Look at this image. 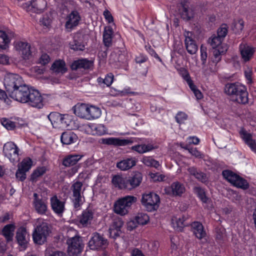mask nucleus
Segmentation results:
<instances>
[{
	"instance_id": "1",
	"label": "nucleus",
	"mask_w": 256,
	"mask_h": 256,
	"mask_svg": "<svg viewBox=\"0 0 256 256\" xmlns=\"http://www.w3.org/2000/svg\"><path fill=\"white\" fill-rule=\"evenodd\" d=\"M224 92L233 102L242 104H246L248 102L247 88L239 82L227 84L224 87Z\"/></svg>"
},
{
	"instance_id": "2",
	"label": "nucleus",
	"mask_w": 256,
	"mask_h": 256,
	"mask_svg": "<svg viewBox=\"0 0 256 256\" xmlns=\"http://www.w3.org/2000/svg\"><path fill=\"white\" fill-rule=\"evenodd\" d=\"M137 200V198L133 196H126L118 198L114 202V212L121 216H124L128 212L131 206Z\"/></svg>"
},
{
	"instance_id": "3",
	"label": "nucleus",
	"mask_w": 256,
	"mask_h": 256,
	"mask_svg": "<svg viewBox=\"0 0 256 256\" xmlns=\"http://www.w3.org/2000/svg\"><path fill=\"white\" fill-rule=\"evenodd\" d=\"M83 184L82 182L77 181L74 182L70 187L72 194L70 199L72 202L74 208L78 210L82 204L84 200L83 193L84 189L82 190Z\"/></svg>"
},
{
	"instance_id": "4",
	"label": "nucleus",
	"mask_w": 256,
	"mask_h": 256,
	"mask_svg": "<svg viewBox=\"0 0 256 256\" xmlns=\"http://www.w3.org/2000/svg\"><path fill=\"white\" fill-rule=\"evenodd\" d=\"M50 232L48 223L42 222L39 224L35 228L32 234L34 242L38 244H44Z\"/></svg>"
},
{
	"instance_id": "5",
	"label": "nucleus",
	"mask_w": 256,
	"mask_h": 256,
	"mask_svg": "<svg viewBox=\"0 0 256 256\" xmlns=\"http://www.w3.org/2000/svg\"><path fill=\"white\" fill-rule=\"evenodd\" d=\"M224 178L234 186L246 190L249 187L248 182L244 178L230 170H224L222 172Z\"/></svg>"
},
{
	"instance_id": "6",
	"label": "nucleus",
	"mask_w": 256,
	"mask_h": 256,
	"mask_svg": "<svg viewBox=\"0 0 256 256\" xmlns=\"http://www.w3.org/2000/svg\"><path fill=\"white\" fill-rule=\"evenodd\" d=\"M68 245V252L70 256H78L84 247L82 238L78 236L68 238L66 240Z\"/></svg>"
},
{
	"instance_id": "7",
	"label": "nucleus",
	"mask_w": 256,
	"mask_h": 256,
	"mask_svg": "<svg viewBox=\"0 0 256 256\" xmlns=\"http://www.w3.org/2000/svg\"><path fill=\"white\" fill-rule=\"evenodd\" d=\"M141 202L148 211L152 212L158 208L160 198L154 192L146 193L142 194Z\"/></svg>"
},
{
	"instance_id": "8",
	"label": "nucleus",
	"mask_w": 256,
	"mask_h": 256,
	"mask_svg": "<svg viewBox=\"0 0 256 256\" xmlns=\"http://www.w3.org/2000/svg\"><path fill=\"white\" fill-rule=\"evenodd\" d=\"M23 82L22 78L18 74H8L4 79V86L8 94L20 86V84H22Z\"/></svg>"
},
{
	"instance_id": "9",
	"label": "nucleus",
	"mask_w": 256,
	"mask_h": 256,
	"mask_svg": "<svg viewBox=\"0 0 256 256\" xmlns=\"http://www.w3.org/2000/svg\"><path fill=\"white\" fill-rule=\"evenodd\" d=\"M24 103H26L29 106L38 108H41L44 106L43 98L40 94L38 90L32 88Z\"/></svg>"
},
{
	"instance_id": "10",
	"label": "nucleus",
	"mask_w": 256,
	"mask_h": 256,
	"mask_svg": "<svg viewBox=\"0 0 256 256\" xmlns=\"http://www.w3.org/2000/svg\"><path fill=\"white\" fill-rule=\"evenodd\" d=\"M32 206L36 212L40 215L46 214L48 211V202L42 195L34 193Z\"/></svg>"
},
{
	"instance_id": "11",
	"label": "nucleus",
	"mask_w": 256,
	"mask_h": 256,
	"mask_svg": "<svg viewBox=\"0 0 256 256\" xmlns=\"http://www.w3.org/2000/svg\"><path fill=\"white\" fill-rule=\"evenodd\" d=\"M19 150L18 146L12 142H8L3 147L4 155L12 162L19 160Z\"/></svg>"
},
{
	"instance_id": "12",
	"label": "nucleus",
	"mask_w": 256,
	"mask_h": 256,
	"mask_svg": "<svg viewBox=\"0 0 256 256\" xmlns=\"http://www.w3.org/2000/svg\"><path fill=\"white\" fill-rule=\"evenodd\" d=\"M30 89V88L24 82L22 84H20V86H19L14 91L11 92L8 95L12 99L24 103L25 100H26Z\"/></svg>"
},
{
	"instance_id": "13",
	"label": "nucleus",
	"mask_w": 256,
	"mask_h": 256,
	"mask_svg": "<svg viewBox=\"0 0 256 256\" xmlns=\"http://www.w3.org/2000/svg\"><path fill=\"white\" fill-rule=\"evenodd\" d=\"M178 10L182 18L185 20H189L194 16V10L188 0H181Z\"/></svg>"
},
{
	"instance_id": "14",
	"label": "nucleus",
	"mask_w": 256,
	"mask_h": 256,
	"mask_svg": "<svg viewBox=\"0 0 256 256\" xmlns=\"http://www.w3.org/2000/svg\"><path fill=\"white\" fill-rule=\"evenodd\" d=\"M94 216V212L90 208L84 210L78 218V226L82 228L89 227L92 224Z\"/></svg>"
},
{
	"instance_id": "15",
	"label": "nucleus",
	"mask_w": 256,
	"mask_h": 256,
	"mask_svg": "<svg viewBox=\"0 0 256 256\" xmlns=\"http://www.w3.org/2000/svg\"><path fill=\"white\" fill-rule=\"evenodd\" d=\"M100 144L114 146H126L132 144L134 141L132 139H121L118 138H102L100 140Z\"/></svg>"
},
{
	"instance_id": "16",
	"label": "nucleus",
	"mask_w": 256,
	"mask_h": 256,
	"mask_svg": "<svg viewBox=\"0 0 256 256\" xmlns=\"http://www.w3.org/2000/svg\"><path fill=\"white\" fill-rule=\"evenodd\" d=\"M108 244L107 240L97 232L93 234L88 242L89 247L91 250H98L105 247Z\"/></svg>"
},
{
	"instance_id": "17",
	"label": "nucleus",
	"mask_w": 256,
	"mask_h": 256,
	"mask_svg": "<svg viewBox=\"0 0 256 256\" xmlns=\"http://www.w3.org/2000/svg\"><path fill=\"white\" fill-rule=\"evenodd\" d=\"M239 50L242 59L244 62H249L255 52L254 48L246 44H241L239 46Z\"/></svg>"
},
{
	"instance_id": "18",
	"label": "nucleus",
	"mask_w": 256,
	"mask_h": 256,
	"mask_svg": "<svg viewBox=\"0 0 256 256\" xmlns=\"http://www.w3.org/2000/svg\"><path fill=\"white\" fill-rule=\"evenodd\" d=\"M184 36L185 46L188 52L191 54H196L198 50V46L193 38L192 33L190 32H186Z\"/></svg>"
},
{
	"instance_id": "19",
	"label": "nucleus",
	"mask_w": 256,
	"mask_h": 256,
	"mask_svg": "<svg viewBox=\"0 0 256 256\" xmlns=\"http://www.w3.org/2000/svg\"><path fill=\"white\" fill-rule=\"evenodd\" d=\"M142 180V174L141 172H136L127 178V190H132L138 187Z\"/></svg>"
},
{
	"instance_id": "20",
	"label": "nucleus",
	"mask_w": 256,
	"mask_h": 256,
	"mask_svg": "<svg viewBox=\"0 0 256 256\" xmlns=\"http://www.w3.org/2000/svg\"><path fill=\"white\" fill-rule=\"evenodd\" d=\"M84 35L81 32H77L74 36L73 42L70 44V48L75 51H82L84 50Z\"/></svg>"
},
{
	"instance_id": "21",
	"label": "nucleus",
	"mask_w": 256,
	"mask_h": 256,
	"mask_svg": "<svg viewBox=\"0 0 256 256\" xmlns=\"http://www.w3.org/2000/svg\"><path fill=\"white\" fill-rule=\"evenodd\" d=\"M65 27L66 29H72L77 26L80 20L79 13L76 10L72 11L66 17Z\"/></svg>"
},
{
	"instance_id": "22",
	"label": "nucleus",
	"mask_w": 256,
	"mask_h": 256,
	"mask_svg": "<svg viewBox=\"0 0 256 256\" xmlns=\"http://www.w3.org/2000/svg\"><path fill=\"white\" fill-rule=\"evenodd\" d=\"M94 66V61L86 58H82L74 60L71 64L72 70H77L80 68L89 69Z\"/></svg>"
},
{
	"instance_id": "23",
	"label": "nucleus",
	"mask_w": 256,
	"mask_h": 256,
	"mask_svg": "<svg viewBox=\"0 0 256 256\" xmlns=\"http://www.w3.org/2000/svg\"><path fill=\"white\" fill-rule=\"evenodd\" d=\"M17 50L21 52L24 59H29L32 54L30 44L26 42H18L16 45Z\"/></svg>"
},
{
	"instance_id": "24",
	"label": "nucleus",
	"mask_w": 256,
	"mask_h": 256,
	"mask_svg": "<svg viewBox=\"0 0 256 256\" xmlns=\"http://www.w3.org/2000/svg\"><path fill=\"white\" fill-rule=\"evenodd\" d=\"M136 163L135 158H126L118 162L116 167L121 170L126 171L135 166Z\"/></svg>"
},
{
	"instance_id": "25",
	"label": "nucleus",
	"mask_w": 256,
	"mask_h": 256,
	"mask_svg": "<svg viewBox=\"0 0 256 256\" xmlns=\"http://www.w3.org/2000/svg\"><path fill=\"white\" fill-rule=\"evenodd\" d=\"M46 0H32L28 6V8L36 13H40L44 11L46 6Z\"/></svg>"
},
{
	"instance_id": "26",
	"label": "nucleus",
	"mask_w": 256,
	"mask_h": 256,
	"mask_svg": "<svg viewBox=\"0 0 256 256\" xmlns=\"http://www.w3.org/2000/svg\"><path fill=\"white\" fill-rule=\"evenodd\" d=\"M88 104H78L73 107L74 114L82 118H86Z\"/></svg>"
},
{
	"instance_id": "27",
	"label": "nucleus",
	"mask_w": 256,
	"mask_h": 256,
	"mask_svg": "<svg viewBox=\"0 0 256 256\" xmlns=\"http://www.w3.org/2000/svg\"><path fill=\"white\" fill-rule=\"evenodd\" d=\"M82 157L80 154H68L62 160V164L65 167H70L75 166Z\"/></svg>"
},
{
	"instance_id": "28",
	"label": "nucleus",
	"mask_w": 256,
	"mask_h": 256,
	"mask_svg": "<svg viewBox=\"0 0 256 256\" xmlns=\"http://www.w3.org/2000/svg\"><path fill=\"white\" fill-rule=\"evenodd\" d=\"M78 138L76 134L70 131L62 132L60 137L61 142L64 144H70L76 142Z\"/></svg>"
},
{
	"instance_id": "29",
	"label": "nucleus",
	"mask_w": 256,
	"mask_h": 256,
	"mask_svg": "<svg viewBox=\"0 0 256 256\" xmlns=\"http://www.w3.org/2000/svg\"><path fill=\"white\" fill-rule=\"evenodd\" d=\"M50 204L52 210L58 214H62L64 209V202L59 200L56 196L50 198Z\"/></svg>"
},
{
	"instance_id": "30",
	"label": "nucleus",
	"mask_w": 256,
	"mask_h": 256,
	"mask_svg": "<svg viewBox=\"0 0 256 256\" xmlns=\"http://www.w3.org/2000/svg\"><path fill=\"white\" fill-rule=\"evenodd\" d=\"M28 234L26 229L24 228H20L16 232V238L20 246L26 248L28 243Z\"/></svg>"
},
{
	"instance_id": "31",
	"label": "nucleus",
	"mask_w": 256,
	"mask_h": 256,
	"mask_svg": "<svg viewBox=\"0 0 256 256\" xmlns=\"http://www.w3.org/2000/svg\"><path fill=\"white\" fill-rule=\"evenodd\" d=\"M112 182L115 187L127 190V178L122 176L114 175L112 178Z\"/></svg>"
},
{
	"instance_id": "32",
	"label": "nucleus",
	"mask_w": 256,
	"mask_h": 256,
	"mask_svg": "<svg viewBox=\"0 0 256 256\" xmlns=\"http://www.w3.org/2000/svg\"><path fill=\"white\" fill-rule=\"evenodd\" d=\"M227 46H222L219 48H213V56L212 58V61L216 64L221 60L222 56L225 54L227 50Z\"/></svg>"
},
{
	"instance_id": "33",
	"label": "nucleus",
	"mask_w": 256,
	"mask_h": 256,
	"mask_svg": "<svg viewBox=\"0 0 256 256\" xmlns=\"http://www.w3.org/2000/svg\"><path fill=\"white\" fill-rule=\"evenodd\" d=\"M48 118L50 122L54 128H60V127L62 114L56 112H52L48 116Z\"/></svg>"
},
{
	"instance_id": "34",
	"label": "nucleus",
	"mask_w": 256,
	"mask_h": 256,
	"mask_svg": "<svg viewBox=\"0 0 256 256\" xmlns=\"http://www.w3.org/2000/svg\"><path fill=\"white\" fill-rule=\"evenodd\" d=\"M192 226L193 228L194 234L197 238L202 239L205 236L206 234L204 230L203 226L200 222H194L192 224Z\"/></svg>"
},
{
	"instance_id": "35",
	"label": "nucleus",
	"mask_w": 256,
	"mask_h": 256,
	"mask_svg": "<svg viewBox=\"0 0 256 256\" xmlns=\"http://www.w3.org/2000/svg\"><path fill=\"white\" fill-rule=\"evenodd\" d=\"M14 229L15 226L13 224H8L2 228V235L4 236L7 242H10L12 240Z\"/></svg>"
},
{
	"instance_id": "36",
	"label": "nucleus",
	"mask_w": 256,
	"mask_h": 256,
	"mask_svg": "<svg viewBox=\"0 0 256 256\" xmlns=\"http://www.w3.org/2000/svg\"><path fill=\"white\" fill-rule=\"evenodd\" d=\"M101 114L100 110L95 106L89 105L86 120H92L98 118Z\"/></svg>"
},
{
	"instance_id": "37",
	"label": "nucleus",
	"mask_w": 256,
	"mask_h": 256,
	"mask_svg": "<svg viewBox=\"0 0 256 256\" xmlns=\"http://www.w3.org/2000/svg\"><path fill=\"white\" fill-rule=\"evenodd\" d=\"M51 70L56 74H64L67 69L66 67L65 62L62 60L55 61L52 66Z\"/></svg>"
},
{
	"instance_id": "38",
	"label": "nucleus",
	"mask_w": 256,
	"mask_h": 256,
	"mask_svg": "<svg viewBox=\"0 0 256 256\" xmlns=\"http://www.w3.org/2000/svg\"><path fill=\"white\" fill-rule=\"evenodd\" d=\"M154 149V147L151 144H137L131 148L132 150L136 151L140 154H142L152 151Z\"/></svg>"
},
{
	"instance_id": "39",
	"label": "nucleus",
	"mask_w": 256,
	"mask_h": 256,
	"mask_svg": "<svg viewBox=\"0 0 256 256\" xmlns=\"http://www.w3.org/2000/svg\"><path fill=\"white\" fill-rule=\"evenodd\" d=\"M177 71L179 75L188 86L193 83V81L192 80L188 68H177Z\"/></svg>"
},
{
	"instance_id": "40",
	"label": "nucleus",
	"mask_w": 256,
	"mask_h": 256,
	"mask_svg": "<svg viewBox=\"0 0 256 256\" xmlns=\"http://www.w3.org/2000/svg\"><path fill=\"white\" fill-rule=\"evenodd\" d=\"M112 28H110L108 29L104 28L103 33V42L104 46L106 47H109L112 45Z\"/></svg>"
},
{
	"instance_id": "41",
	"label": "nucleus",
	"mask_w": 256,
	"mask_h": 256,
	"mask_svg": "<svg viewBox=\"0 0 256 256\" xmlns=\"http://www.w3.org/2000/svg\"><path fill=\"white\" fill-rule=\"evenodd\" d=\"M194 191L203 203L208 204L210 202V200L206 196L204 189L200 187H194Z\"/></svg>"
},
{
	"instance_id": "42",
	"label": "nucleus",
	"mask_w": 256,
	"mask_h": 256,
	"mask_svg": "<svg viewBox=\"0 0 256 256\" xmlns=\"http://www.w3.org/2000/svg\"><path fill=\"white\" fill-rule=\"evenodd\" d=\"M90 128L92 130V134L94 135L102 136L107 133V129L103 124H93L90 126Z\"/></svg>"
},
{
	"instance_id": "43",
	"label": "nucleus",
	"mask_w": 256,
	"mask_h": 256,
	"mask_svg": "<svg viewBox=\"0 0 256 256\" xmlns=\"http://www.w3.org/2000/svg\"><path fill=\"white\" fill-rule=\"evenodd\" d=\"M46 171V168L45 166L38 167L31 174L30 180L32 182H36L38 178L44 175Z\"/></svg>"
},
{
	"instance_id": "44",
	"label": "nucleus",
	"mask_w": 256,
	"mask_h": 256,
	"mask_svg": "<svg viewBox=\"0 0 256 256\" xmlns=\"http://www.w3.org/2000/svg\"><path fill=\"white\" fill-rule=\"evenodd\" d=\"M222 40L220 38L216 36V35H213L209 38L208 42L212 48H219L222 46H226L224 44H222Z\"/></svg>"
},
{
	"instance_id": "45",
	"label": "nucleus",
	"mask_w": 256,
	"mask_h": 256,
	"mask_svg": "<svg viewBox=\"0 0 256 256\" xmlns=\"http://www.w3.org/2000/svg\"><path fill=\"white\" fill-rule=\"evenodd\" d=\"M180 146L186 150H187L188 152L192 156L196 158H202L203 154L198 150L196 148H190L188 144H184L180 143Z\"/></svg>"
},
{
	"instance_id": "46",
	"label": "nucleus",
	"mask_w": 256,
	"mask_h": 256,
	"mask_svg": "<svg viewBox=\"0 0 256 256\" xmlns=\"http://www.w3.org/2000/svg\"><path fill=\"white\" fill-rule=\"evenodd\" d=\"M141 161L147 166L158 168L160 166L159 162L150 156H144Z\"/></svg>"
},
{
	"instance_id": "47",
	"label": "nucleus",
	"mask_w": 256,
	"mask_h": 256,
	"mask_svg": "<svg viewBox=\"0 0 256 256\" xmlns=\"http://www.w3.org/2000/svg\"><path fill=\"white\" fill-rule=\"evenodd\" d=\"M135 220L138 224L144 225L149 220V216L144 213H138L134 218Z\"/></svg>"
},
{
	"instance_id": "48",
	"label": "nucleus",
	"mask_w": 256,
	"mask_h": 256,
	"mask_svg": "<svg viewBox=\"0 0 256 256\" xmlns=\"http://www.w3.org/2000/svg\"><path fill=\"white\" fill-rule=\"evenodd\" d=\"M10 42V40L6 33L2 30H0V48L6 49Z\"/></svg>"
},
{
	"instance_id": "49",
	"label": "nucleus",
	"mask_w": 256,
	"mask_h": 256,
	"mask_svg": "<svg viewBox=\"0 0 256 256\" xmlns=\"http://www.w3.org/2000/svg\"><path fill=\"white\" fill-rule=\"evenodd\" d=\"M244 24V22L242 20H234L232 23V28L236 34L239 33L242 30Z\"/></svg>"
},
{
	"instance_id": "50",
	"label": "nucleus",
	"mask_w": 256,
	"mask_h": 256,
	"mask_svg": "<svg viewBox=\"0 0 256 256\" xmlns=\"http://www.w3.org/2000/svg\"><path fill=\"white\" fill-rule=\"evenodd\" d=\"M52 22V18L50 14H44L42 17L40 19V22L41 25H42L46 28H48Z\"/></svg>"
},
{
	"instance_id": "51",
	"label": "nucleus",
	"mask_w": 256,
	"mask_h": 256,
	"mask_svg": "<svg viewBox=\"0 0 256 256\" xmlns=\"http://www.w3.org/2000/svg\"><path fill=\"white\" fill-rule=\"evenodd\" d=\"M32 166V160L30 158H26L22 160L18 168L26 172L31 168Z\"/></svg>"
},
{
	"instance_id": "52",
	"label": "nucleus",
	"mask_w": 256,
	"mask_h": 256,
	"mask_svg": "<svg viewBox=\"0 0 256 256\" xmlns=\"http://www.w3.org/2000/svg\"><path fill=\"white\" fill-rule=\"evenodd\" d=\"M70 122L71 120L68 114H62V118L60 124V128H67L70 124Z\"/></svg>"
},
{
	"instance_id": "53",
	"label": "nucleus",
	"mask_w": 256,
	"mask_h": 256,
	"mask_svg": "<svg viewBox=\"0 0 256 256\" xmlns=\"http://www.w3.org/2000/svg\"><path fill=\"white\" fill-rule=\"evenodd\" d=\"M228 33V26L226 24H222L217 31L216 36L224 40Z\"/></svg>"
},
{
	"instance_id": "54",
	"label": "nucleus",
	"mask_w": 256,
	"mask_h": 256,
	"mask_svg": "<svg viewBox=\"0 0 256 256\" xmlns=\"http://www.w3.org/2000/svg\"><path fill=\"white\" fill-rule=\"evenodd\" d=\"M1 123L8 130H12L16 127V123L7 118H2Z\"/></svg>"
},
{
	"instance_id": "55",
	"label": "nucleus",
	"mask_w": 256,
	"mask_h": 256,
	"mask_svg": "<svg viewBox=\"0 0 256 256\" xmlns=\"http://www.w3.org/2000/svg\"><path fill=\"white\" fill-rule=\"evenodd\" d=\"M113 80H114V76L111 73L108 74L105 76V78L104 79L101 78H99L98 79L99 82H102L107 86H109L112 84L113 82Z\"/></svg>"
},
{
	"instance_id": "56",
	"label": "nucleus",
	"mask_w": 256,
	"mask_h": 256,
	"mask_svg": "<svg viewBox=\"0 0 256 256\" xmlns=\"http://www.w3.org/2000/svg\"><path fill=\"white\" fill-rule=\"evenodd\" d=\"M164 192L167 194L172 196H176V182H174L170 186L166 187Z\"/></svg>"
},
{
	"instance_id": "57",
	"label": "nucleus",
	"mask_w": 256,
	"mask_h": 256,
	"mask_svg": "<svg viewBox=\"0 0 256 256\" xmlns=\"http://www.w3.org/2000/svg\"><path fill=\"white\" fill-rule=\"evenodd\" d=\"M242 138L244 140L245 143L252 140V134L248 132L244 129L242 128L240 132Z\"/></svg>"
},
{
	"instance_id": "58",
	"label": "nucleus",
	"mask_w": 256,
	"mask_h": 256,
	"mask_svg": "<svg viewBox=\"0 0 256 256\" xmlns=\"http://www.w3.org/2000/svg\"><path fill=\"white\" fill-rule=\"evenodd\" d=\"M188 86L191 90L194 92L197 100H200L202 98V94L201 92L197 88L194 82Z\"/></svg>"
},
{
	"instance_id": "59",
	"label": "nucleus",
	"mask_w": 256,
	"mask_h": 256,
	"mask_svg": "<svg viewBox=\"0 0 256 256\" xmlns=\"http://www.w3.org/2000/svg\"><path fill=\"white\" fill-rule=\"evenodd\" d=\"M124 224V222L120 218H116L113 220L112 224L110 228L120 230Z\"/></svg>"
},
{
	"instance_id": "60",
	"label": "nucleus",
	"mask_w": 256,
	"mask_h": 256,
	"mask_svg": "<svg viewBox=\"0 0 256 256\" xmlns=\"http://www.w3.org/2000/svg\"><path fill=\"white\" fill-rule=\"evenodd\" d=\"M26 172L18 168V169L16 172V178L20 181H21V182L24 181L26 178Z\"/></svg>"
},
{
	"instance_id": "61",
	"label": "nucleus",
	"mask_w": 256,
	"mask_h": 256,
	"mask_svg": "<svg viewBox=\"0 0 256 256\" xmlns=\"http://www.w3.org/2000/svg\"><path fill=\"white\" fill-rule=\"evenodd\" d=\"M188 118V116L186 113L180 112L177 114V122L180 124H184Z\"/></svg>"
},
{
	"instance_id": "62",
	"label": "nucleus",
	"mask_w": 256,
	"mask_h": 256,
	"mask_svg": "<svg viewBox=\"0 0 256 256\" xmlns=\"http://www.w3.org/2000/svg\"><path fill=\"white\" fill-rule=\"evenodd\" d=\"M108 231L110 237L114 239L119 236L121 234V230H117L110 227Z\"/></svg>"
},
{
	"instance_id": "63",
	"label": "nucleus",
	"mask_w": 256,
	"mask_h": 256,
	"mask_svg": "<svg viewBox=\"0 0 256 256\" xmlns=\"http://www.w3.org/2000/svg\"><path fill=\"white\" fill-rule=\"evenodd\" d=\"M200 59L202 61V64L205 65L207 59L206 49L202 46L200 47Z\"/></svg>"
},
{
	"instance_id": "64",
	"label": "nucleus",
	"mask_w": 256,
	"mask_h": 256,
	"mask_svg": "<svg viewBox=\"0 0 256 256\" xmlns=\"http://www.w3.org/2000/svg\"><path fill=\"white\" fill-rule=\"evenodd\" d=\"M48 256H68L66 254L61 250H52L49 252Z\"/></svg>"
}]
</instances>
